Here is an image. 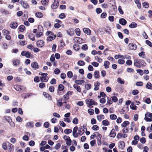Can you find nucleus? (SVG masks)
Masks as SVG:
<instances>
[{"label": "nucleus", "mask_w": 152, "mask_h": 152, "mask_svg": "<svg viewBox=\"0 0 152 152\" xmlns=\"http://www.w3.org/2000/svg\"><path fill=\"white\" fill-rule=\"evenodd\" d=\"M129 122L127 121H124L123 123L121 124V126L122 127H126L129 124Z\"/></svg>", "instance_id": "nucleus-28"}, {"label": "nucleus", "mask_w": 152, "mask_h": 152, "mask_svg": "<svg viewBox=\"0 0 152 152\" xmlns=\"http://www.w3.org/2000/svg\"><path fill=\"white\" fill-rule=\"evenodd\" d=\"M51 35H53V36H50L48 37L47 39V41H50L55 39L56 37V35H53L52 34H51Z\"/></svg>", "instance_id": "nucleus-20"}, {"label": "nucleus", "mask_w": 152, "mask_h": 152, "mask_svg": "<svg viewBox=\"0 0 152 152\" xmlns=\"http://www.w3.org/2000/svg\"><path fill=\"white\" fill-rule=\"evenodd\" d=\"M88 113L91 115H93L94 113V110L92 109H89L88 111Z\"/></svg>", "instance_id": "nucleus-58"}, {"label": "nucleus", "mask_w": 152, "mask_h": 152, "mask_svg": "<svg viewBox=\"0 0 152 152\" xmlns=\"http://www.w3.org/2000/svg\"><path fill=\"white\" fill-rule=\"evenodd\" d=\"M81 48L83 50H86L88 49V46L86 44H84L82 46Z\"/></svg>", "instance_id": "nucleus-54"}, {"label": "nucleus", "mask_w": 152, "mask_h": 152, "mask_svg": "<svg viewBox=\"0 0 152 152\" xmlns=\"http://www.w3.org/2000/svg\"><path fill=\"white\" fill-rule=\"evenodd\" d=\"M58 89L60 91H62L64 88V87L62 84H60L58 87Z\"/></svg>", "instance_id": "nucleus-59"}, {"label": "nucleus", "mask_w": 152, "mask_h": 152, "mask_svg": "<svg viewBox=\"0 0 152 152\" xmlns=\"http://www.w3.org/2000/svg\"><path fill=\"white\" fill-rule=\"evenodd\" d=\"M129 26L131 28H136L137 26V24L135 22H132L129 25Z\"/></svg>", "instance_id": "nucleus-33"}, {"label": "nucleus", "mask_w": 152, "mask_h": 152, "mask_svg": "<svg viewBox=\"0 0 152 152\" xmlns=\"http://www.w3.org/2000/svg\"><path fill=\"white\" fill-rule=\"evenodd\" d=\"M39 75L41 76L40 77L41 82H46L48 81L49 78L47 76L48 75L47 73L39 72Z\"/></svg>", "instance_id": "nucleus-3"}, {"label": "nucleus", "mask_w": 152, "mask_h": 152, "mask_svg": "<svg viewBox=\"0 0 152 152\" xmlns=\"http://www.w3.org/2000/svg\"><path fill=\"white\" fill-rule=\"evenodd\" d=\"M20 3L23 7L25 9L29 7V6L28 3L25 1H21Z\"/></svg>", "instance_id": "nucleus-9"}, {"label": "nucleus", "mask_w": 152, "mask_h": 152, "mask_svg": "<svg viewBox=\"0 0 152 152\" xmlns=\"http://www.w3.org/2000/svg\"><path fill=\"white\" fill-rule=\"evenodd\" d=\"M45 85L44 83H41L39 84V87L41 88H43L45 86Z\"/></svg>", "instance_id": "nucleus-64"}, {"label": "nucleus", "mask_w": 152, "mask_h": 152, "mask_svg": "<svg viewBox=\"0 0 152 152\" xmlns=\"http://www.w3.org/2000/svg\"><path fill=\"white\" fill-rule=\"evenodd\" d=\"M119 23L122 25L124 26L126 24L127 22L124 19L121 18L119 20Z\"/></svg>", "instance_id": "nucleus-17"}, {"label": "nucleus", "mask_w": 152, "mask_h": 152, "mask_svg": "<svg viewBox=\"0 0 152 152\" xmlns=\"http://www.w3.org/2000/svg\"><path fill=\"white\" fill-rule=\"evenodd\" d=\"M21 54L23 56L26 57H30L31 55L29 52L24 51L22 52Z\"/></svg>", "instance_id": "nucleus-11"}, {"label": "nucleus", "mask_w": 152, "mask_h": 152, "mask_svg": "<svg viewBox=\"0 0 152 152\" xmlns=\"http://www.w3.org/2000/svg\"><path fill=\"white\" fill-rule=\"evenodd\" d=\"M10 26L11 28L15 29L18 26V24L15 22H12L10 23Z\"/></svg>", "instance_id": "nucleus-15"}, {"label": "nucleus", "mask_w": 152, "mask_h": 152, "mask_svg": "<svg viewBox=\"0 0 152 152\" xmlns=\"http://www.w3.org/2000/svg\"><path fill=\"white\" fill-rule=\"evenodd\" d=\"M67 77L69 78H71L73 76V74L71 71H69L67 74Z\"/></svg>", "instance_id": "nucleus-52"}, {"label": "nucleus", "mask_w": 152, "mask_h": 152, "mask_svg": "<svg viewBox=\"0 0 152 152\" xmlns=\"http://www.w3.org/2000/svg\"><path fill=\"white\" fill-rule=\"evenodd\" d=\"M56 80L54 78H53L50 82L51 84H55L56 83Z\"/></svg>", "instance_id": "nucleus-63"}, {"label": "nucleus", "mask_w": 152, "mask_h": 152, "mask_svg": "<svg viewBox=\"0 0 152 152\" xmlns=\"http://www.w3.org/2000/svg\"><path fill=\"white\" fill-rule=\"evenodd\" d=\"M145 117L144 120L147 122H151L152 121V113H147L145 115Z\"/></svg>", "instance_id": "nucleus-5"}, {"label": "nucleus", "mask_w": 152, "mask_h": 152, "mask_svg": "<svg viewBox=\"0 0 152 152\" xmlns=\"http://www.w3.org/2000/svg\"><path fill=\"white\" fill-rule=\"evenodd\" d=\"M99 73L98 71H96L94 72V76L95 78L97 79L99 77Z\"/></svg>", "instance_id": "nucleus-27"}, {"label": "nucleus", "mask_w": 152, "mask_h": 152, "mask_svg": "<svg viewBox=\"0 0 152 152\" xmlns=\"http://www.w3.org/2000/svg\"><path fill=\"white\" fill-rule=\"evenodd\" d=\"M66 17V15L64 13H61L59 15L58 17L60 19H64Z\"/></svg>", "instance_id": "nucleus-53"}, {"label": "nucleus", "mask_w": 152, "mask_h": 152, "mask_svg": "<svg viewBox=\"0 0 152 152\" xmlns=\"http://www.w3.org/2000/svg\"><path fill=\"white\" fill-rule=\"evenodd\" d=\"M72 95V92L70 91H68L67 92L66 94L64 95L63 97L65 99L64 100H68L69 98V96Z\"/></svg>", "instance_id": "nucleus-12"}, {"label": "nucleus", "mask_w": 152, "mask_h": 152, "mask_svg": "<svg viewBox=\"0 0 152 152\" xmlns=\"http://www.w3.org/2000/svg\"><path fill=\"white\" fill-rule=\"evenodd\" d=\"M97 118L98 121H101L102 119H103L104 118V115H100L97 116Z\"/></svg>", "instance_id": "nucleus-31"}, {"label": "nucleus", "mask_w": 152, "mask_h": 152, "mask_svg": "<svg viewBox=\"0 0 152 152\" xmlns=\"http://www.w3.org/2000/svg\"><path fill=\"white\" fill-rule=\"evenodd\" d=\"M8 142L3 143L2 144V147L3 149L4 150H6L7 149L8 145Z\"/></svg>", "instance_id": "nucleus-37"}, {"label": "nucleus", "mask_w": 152, "mask_h": 152, "mask_svg": "<svg viewBox=\"0 0 152 152\" xmlns=\"http://www.w3.org/2000/svg\"><path fill=\"white\" fill-rule=\"evenodd\" d=\"M99 84L100 83L98 81H97L96 83H94V91H97L99 89Z\"/></svg>", "instance_id": "nucleus-19"}, {"label": "nucleus", "mask_w": 152, "mask_h": 152, "mask_svg": "<svg viewBox=\"0 0 152 152\" xmlns=\"http://www.w3.org/2000/svg\"><path fill=\"white\" fill-rule=\"evenodd\" d=\"M128 46L129 49L132 50H135L137 48V45L135 44L132 43H129Z\"/></svg>", "instance_id": "nucleus-10"}, {"label": "nucleus", "mask_w": 152, "mask_h": 152, "mask_svg": "<svg viewBox=\"0 0 152 152\" xmlns=\"http://www.w3.org/2000/svg\"><path fill=\"white\" fill-rule=\"evenodd\" d=\"M28 37L32 41H34L35 40L34 36L32 34H29Z\"/></svg>", "instance_id": "nucleus-41"}, {"label": "nucleus", "mask_w": 152, "mask_h": 152, "mask_svg": "<svg viewBox=\"0 0 152 152\" xmlns=\"http://www.w3.org/2000/svg\"><path fill=\"white\" fill-rule=\"evenodd\" d=\"M145 64L144 61L142 60L137 59L134 60V64L135 66L137 68H140L143 65L145 66Z\"/></svg>", "instance_id": "nucleus-1"}, {"label": "nucleus", "mask_w": 152, "mask_h": 152, "mask_svg": "<svg viewBox=\"0 0 152 152\" xmlns=\"http://www.w3.org/2000/svg\"><path fill=\"white\" fill-rule=\"evenodd\" d=\"M102 124L104 126H108L109 124V123L107 120H104L102 121Z\"/></svg>", "instance_id": "nucleus-40"}, {"label": "nucleus", "mask_w": 152, "mask_h": 152, "mask_svg": "<svg viewBox=\"0 0 152 152\" xmlns=\"http://www.w3.org/2000/svg\"><path fill=\"white\" fill-rule=\"evenodd\" d=\"M66 142L67 145L70 146L71 145L72 141L70 138H69V139L66 140Z\"/></svg>", "instance_id": "nucleus-44"}, {"label": "nucleus", "mask_w": 152, "mask_h": 152, "mask_svg": "<svg viewBox=\"0 0 152 152\" xmlns=\"http://www.w3.org/2000/svg\"><path fill=\"white\" fill-rule=\"evenodd\" d=\"M26 126L28 128H33L34 127V124L32 122L30 121L27 123L26 125Z\"/></svg>", "instance_id": "nucleus-24"}, {"label": "nucleus", "mask_w": 152, "mask_h": 152, "mask_svg": "<svg viewBox=\"0 0 152 152\" xmlns=\"http://www.w3.org/2000/svg\"><path fill=\"white\" fill-rule=\"evenodd\" d=\"M135 3L137 4V7L140 9L141 7V4L140 0H134Z\"/></svg>", "instance_id": "nucleus-30"}, {"label": "nucleus", "mask_w": 152, "mask_h": 152, "mask_svg": "<svg viewBox=\"0 0 152 152\" xmlns=\"http://www.w3.org/2000/svg\"><path fill=\"white\" fill-rule=\"evenodd\" d=\"M75 82L77 85H81L84 83V81L83 80H76Z\"/></svg>", "instance_id": "nucleus-29"}, {"label": "nucleus", "mask_w": 152, "mask_h": 152, "mask_svg": "<svg viewBox=\"0 0 152 152\" xmlns=\"http://www.w3.org/2000/svg\"><path fill=\"white\" fill-rule=\"evenodd\" d=\"M1 12L2 14H4L5 15H7L9 13L8 11L5 10H1Z\"/></svg>", "instance_id": "nucleus-55"}, {"label": "nucleus", "mask_w": 152, "mask_h": 152, "mask_svg": "<svg viewBox=\"0 0 152 152\" xmlns=\"http://www.w3.org/2000/svg\"><path fill=\"white\" fill-rule=\"evenodd\" d=\"M67 33L70 36H72L74 34L73 30L72 28L69 29L67 31Z\"/></svg>", "instance_id": "nucleus-21"}, {"label": "nucleus", "mask_w": 152, "mask_h": 152, "mask_svg": "<svg viewBox=\"0 0 152 152\" xmlns=\"http://www.w3.org/2000/svg\"><path fill=\"white\" fill-rule=\"evenodd\" d=\"M146 87L148 89L152 90V84L150 82L148 83Z\"/></svg>", "instance_id": "nucleus-34"}, {"label": "nucleus", "mask_w": 152, "mask_h": 152, "mask_svg": "<svg viewBox=\"0 0 152 152\" xmlns=\"http://www.w3.org/2000/svg\"><path fill=\"white\" fill-rule=\"evenodd\" d=\"M87 104L88 105V107H92V105H96L97 104V103L95 102L94 100L91 99H87L86 100Z\"/></svg>", "instance_id": "nucleus-4"}, {"label": "nucleus", "mask_w": 152, "mask_h": 152, "mask_svg": "<svg viewBox=\"0 0 152 152\" xmlns=\"http://www.w3.org/2000/svg\"><path fill=\"white\" fill-rule=\"evenodd\" d=\"M2 31L3 35L5 36L10 34V32L9 31L5 29L3 30Z\"/></svg>", "instance_id": "nucleus-48"}, {"label": "nucleus", "mask_w": 152, "mask_h": 152, "mask_svg": "<svg viewBox=\"0 0 152 152\" xmlns=\"http://www.w3.org/2000/svg\"><path fill=\"white\" fill-rule=\"evenodd\" d=\"M33 94L31 93H27L26 94H23L21 95V97L24 98V99H26L27 97H29L30 96L32 95Z\"/></svg>", "instance_id": "nucleus-26"}, {"label": "nucleus", "mask_w": 152, "mask_h": 152, "mask_svg": "<svg viewBox=\"0 0 152 152\" xmlns=\"http://www.w3.org/2000/svg\"><path fill=\"white\" fill-rule=\"evenodd\" d=\"M118 10L120 13L121 15L124 14V12L122 9L121 7V6H119L118 7Z\"/></svg>", "instance_id": "nucleus-60"}, {"label": "nucleus", "mask_w": 152, "mask_h": 152, "mask_svg": "<svg viewBox=\"0 0 152 152\" xmlns=\"http://www.w3.org/2000/svg\"><path fill=\"white\" fill-rule=\"evenodd\" d=\"M13 65L14 66H17L20 64V61L18 60H15L13 61Z\"/></svg>", "instance_id": "nucleus-46"}, {"label": "nucleus", "mask_w": 152, "mask_h": 152, "mask_svg": "<svg viewBox=\"0 0 152 152\" xmlns=\"http://www.w3.org/2000/svg\"><path fill=\"white\" fill-rule=\"evenodd\" d=\"M110 118L112 120H115L117 118V116L115 114H111L110 116Z\"/></svg>", "instance_id": "nucleus-50"}, {"label": "nucleus", "mask_w": 152, "mask_h": 152, "mask_svg": "<svg viewBox=\"0 0 152 152\" xmlns=\"http://www.w3.org/2000/svg\"><path fill=\"white\" fill-rule=\"evenodd\" d=\"M37 33L36 34V36L37 38H39L43 35V29L41 25H39L38 26L37 29Z\"/></svg>", "instance_id": "nucleus-2"}, {"label": "nucleus", "mask_w": 152, "mask_h": 152, "mask_svg": "<svg viewBox=\"0 0 152 152\" xmlns=\"http://www.w3.org/2000/svg\"><path fill=\"white\" fill-rule=\"evenodd\" d=\"M59 0H54L53 4L51 6V8L53 9H56L58 6Z\"/></svg>", "instance_id": "nucleus-7"}, {"label": "nucleus", "mask_w": 152, "mask_h": 152, "mask_svg": "<svg viewBox=\"0 0 152 152\" xmlns=\"http://www.w3.org/2000/svg\"><path fill=\"white\" fill-rule=\"evenodd\" d=\"M119 147L120 148H123L125 147V144L123 141H121L119 143Z\"/></svg>", "instance_id": "nucleus-32"}, {"label": "nucleus", "mask_w": 152, "mask_h": 152, "mask_svg": "<svg viewBox=\"0 0 152 152\" xmlns=\"http://www.w3.org/2000/svg\"><path fill=\"white\" fill-rule=\"evenodd\" d=\"M37 46L39 47H42L44 45V42L42 40H38L37 42Z\"/></svg>", "instance_id": "nucleus-16"}, {"label": "nucleus", "mask_w": 152, "mask_h": 152, "mask_svg": "<svg viewBox=\"0 0 152 152\" xmlns=\"http://www.w3.org/2000/svg\"><path fill=\"white\" fill-rule=\"evenodd\" d=\"M4 118L6 121L8 122L13 127H14L15 124L12 121L10 117L9 116H4Z\"/></svg>", "instance_id": "nucleus-8"}, {"label": "nucleus", "mask_w": 152, "mask_h": 152, "mask_svg": "<svg viewBox=\"0 0 152 152\" xmlns=\"http://www.w3.org/2000/svg\"><path fill=\"white\" fill-rule=\"evenodd\" d=\"M84 129L82 126H80L78 130V133L80 135H82L85 132Z\"/></svg>", "instance_id": "nucleus-13"}, {"label": "nucleus", "mask_w": 152, "mask_h": 152, "mask_svg": "<svg viewBox=\"0 0 152 152\" xmlns=\"http://www.w3.org/2000/svg\"><path fill=\"white\" fill-rule=\"evenodd\" d=\"M92 129L94 130L97 131L99 130V127L96 125H94L93 126Z\"/></svg>", "instance_id": "nucleus-49"}, {"label": "nucleus", "mask_w": 152, "mask_h": 152, "mask_svg": "<svg viewBox=\"0 0 152 152\" xmlns=\"http://www.w3.org/2000/svg\"><path fill=\"white\" fill-rule=\"evenodd\" d=\"M83 31L85 33L87 34L88 35H90L91 34V31L88 28H83Z\"/></svg>", "instance_id": "nucleus-25"}, {"label": "nucleus", "mask_w": 152, "mask_h": 152, "mask_svg": "<svg viewBox=\"0 0 152 152\" xmlns=\"http://www.w3.org/2000/svg\"><path fill=\"white\" fill-rule=\"evenodd\" d=\"M130 107L131 109L133 110H136L137 107L134 104H132L130 105Z\"/></svg>", "instance_id": "nucleus-47"}, {"label": "nucleus", "mask_w": 152, "mask_h": 152, "mask_svg": "<svg viewBox=\"0 0 152 152\" xmlns=\"http://www.w3.org/2000/svg\"><path fill=\"white\" fill-rule=\"evenodd\" d=\"M116 134V133L115 132V131L114 129H113L110 134V136L112 137H114Z\"/></svg>", "instance_id": "nucleus-18"}, {"label": "nucleus", "mask_w": 152, "mask_h": 152, "mask_svg": "<svg viewBox=\"0 0 152 152\" xmlns=\"http://www.w3.org/2000/svg\"><path fill=\"white\" fill-rule=\"evenodd\" d=\"M117 81L118 83H119L121 84H124V81L122 80H121V78H118L117 80Z\"/></svg>", "instance_id": "nucleus-61"}, {"label": "nucleus", "mask_w": 152, "mask_h": 152, "mask_svg": "<svg viewBox=\"0 0 152 152\" xmlns=\"http://www.w3.org/2000/svg\"><path fill=\"white\" fill-rule=\"evenodd\" d=\"M83 39L79 37H76L74 38L73 40L74 42L77 44H80L83 43Z\"/></svg>", "instance_id": "nucleus-6"}, {"label": "nucleus", "mask_w": 152, "mask_h": 152, "mask_svg": "<svg viewBox=\"0 0 152 152\" xmlns=\"http://www.w3.org/2000/svg\"><path fill=\"white\" fill-rule=\"evenodd\" d=\"M139 92L137 90H133L132 91V94L134 95H136L139 93Z\"/></svg>", "instance_id": "nucleus-62"}, {"label": "nucleus", "mask_w": 152, "mask_h": 152, "mask_svg": "<svg viewBox=\"0 0 152 152\" xmlns=\"http://www.w3.org/2000/svg\"><path fill=\"white\" fill-rule=\"evenodd\" d=\"M72 130L70 129H65L64 130V133L66 134H70L72 132Z\"/></svg>", "instance_id": "nucleus-51"}, {"label": "nucleus", "mask_w": 152, "mask_h": 152, "mask_svg": "<svg viewBox=\"0 0 152 152\" xmlns=\"http://www.w3.org/2000/svg\"><path fill=\"white\" fill-rule=\"evenodd\" d=\"M75 32L76 33V35L78 36H79L80 35V30L79 28H77L75 29Z\"/></svg>", "instance_id": "nucleus-42"}, {"label": "nucleus", "mask_w": 152, "mask_h": 152, "mask_svg": "<svg viewBox=\"0 0 152 152\" xmlns=\"http://www.w3.org/2000/svg\"><path fill=\"white\" fill-rule=\"evenodd\" d=\"M14 88L18 91H20L22 90L21 86L18 85H15L14 86Z\"/></svg>", "instance_id": "nucleus-22"}, {"label": "nucleus", "mask_w": 152, "mask_h": 152, "mask_svg": "<svg viewBox=\"0 0 152 152\" xmlns=\"http://www.w3.org/2000/svg\"><path fill=\"white\" fill-rule=\"evenodd\" d=\"M48 0H42L41 2L43 5H47L48 3Z\"/></svg>", "instance_id": "nucleus-43"}, {"label": "nucleus", "mask_w": 152, "mask_h": 152, "mask_svg": "<svg viewBox=\"0 0 152 152\" xmlns=\"http://www.w3.org/2000/svg\"><path fill=\"white\" fill-rule=\"evenodd\" d=\"M54 73L56 75H58L60 72V69L58 68H56L54 70Z\"/></svg>", "instance_id": "nucleus-56"}, {"label": "nucleus", "mask_w": 152, "mask_h": 152, "mask_svg": "<svg viewBox=\"0 0 152 152\" xmlns=\"http://www.w3.org/2000/svg\"><path fill=\"white\" fill-rule=\"evenodd\" d=\"M77 64L80 66H82L85 65V62L83 61H79L78 62Z\"/></svg>", "instance_id": "nucleus-57"}, {"label": "nucleus", "mask_w": 152, "mask_h": 152, "mask_svg": "<svg viewBox=\"0 0 152 152\" xmlns=\"http://www.w3.org/2000/svg\"><path fill=\"white\" fill-rule=\"evenodd\" d=\"M73 49L76 51L80 49V47L78 44H74L73 46Z\"/></svg>", "instance_id": "nucleus-39"}, {"label": "nucleus", "mask_w": 152, "mask_h": 152, "mask_svg": "<svg viewBox=\"0 0 152 152\" xmlns=\"http://www.w3.org/2000/svg\"><path fill=\"white\" fill-rule=\"evenodd\" d=\"M8 145L9 148V152H13L14 148L13 145L10 143L8 142Z\"/></svg>", "instance_id": "nucleus-14"}, {"label": "nucleus", "mask_w": 152, "mask_h": 152, "mask_svg": "<svg viewBox=\"0 0 152 152\" xmlns=\"http://www.w3.org/2000/svg\"><path fill=\"white\" fill-rule=\"evenodd\" d=\"M73 86L74 88L78 92L80 93L81 92V89L80 86H78L76 84H74Z\"/></svg>", "instance_id": "nucleus-23"}, {"label": "nucleus", "mask_w": 152, "mask_h": 152, "mask_svg": "<svg viewBox=\"0 0 152 152\" xmlns=\"http://www.w3.org/2000/svg\"><path fill=\"white\" fill-rule=\"evenodd\" d=\"M25 28V26L24 25H21L19 27V30L21 32H23L24 31Z\"/></svg>", "instance_id": "nucleus-35"}, {"label": "nucleus", "mask_w": 152, "mask_h": 152, "mask_svg": "<svg viewBox=\"0 0 152 152\" xmlns=\"http://www.w3.org/2000/svg\"><path fill=\"white\" fill-rule=\"evenodd\" d=\"M35 15L37 17L41 18L43 17V15L42 13L39 12H38L35 14Z\"/></svg>", "instance_id": "nucleus-36"}, {"label": "nucleus", "mask_w": 152, "mask_h": 152, "mask_svg": "<svg viewBox=\"0 0 152 152\" xmlns=\"http://www.w3.org/2000/svg\"><path fill=\"white\" fill-rule=\"evenodd\" d=\"M110 63L108 61H105L104 62V66L105 68L107 69L109 68V65Z\"/></svg>", "instance_id": "nucleus-45"}, {"label": "nucleus", "mask_w": 152, "mask_h": 152, "mask_svg": "<svg viewBox=\"0 0 152 152\" xmlns=\"http://www.w3.org/2000/svg\"><path fill=\"white\" fill-rule=\"evenodd\" d=\"M31 66L32 67L38 69V65L37 63L36 62H33L31 63Z\"/></svg>", "instance_id": "nucleus-38"}]
</instances>
